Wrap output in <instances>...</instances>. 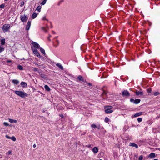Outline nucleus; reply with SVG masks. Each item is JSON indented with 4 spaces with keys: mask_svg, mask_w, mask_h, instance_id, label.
<instances>
[{
    "mask_svg": "<svg viewBox=\"0 0 160 160\" xmlns=\"http://www.w3.org/2000/svg\"><path fill=\"white\" fill-rule=\"evenodd\" d=\"M21 85L23 87H26L27 84L25 82H21Z\"/></svg>",
    "mask_w": 160,
    "mask_h": 160,
    "instance_id": "15",
    "label": "nucleus"
},
{
    "mask_svg": "<svg viewBox=\"0 0 160 160\" xmlns=\"http://www.w3.org/2000/svg\"><path fill=\"white\" fill-rule=\"evenodd\" d=\"M42 19L43 20H47L46 18V17L45 16H44L42 18Z\"/></svg>",
    "mask_w": 160,
    "mask_h": 160,
    "instance_id": "41",
    "label": "nucleus"
},
{
    "mask_svg": "<svg viewBox=\"0 0 160 160\" xmlns=\"http://www.w3.org/2000/svg\"><path fill=\"white\" fill-rule=\"evenodd\" d=\"M36 147V145L35 144H33V147L34 148H35Z\"/></svg>",
    "mask_w": 160,
    "mask_h": 160,
    "instance_id": "45",
    "label": "nucleus"
},
{
    "mask_svg": "<svg viewBox=\"0 0 160 160\" xmlns=\"http://www.w3.org/2000/svg\"><path fill=\"white\" fill-rule=\"evenodd\" d=\"M32 50L34 54L36 55L38 57L40 58V55L39 52L38 51L37 49L34 48L33 47L32 48Z\"/></svg>",
    "mask_w": 160,
    "mask_h": 160,
    "instance_id": "4",
    "label": "nucleus"
},
{
    "mask_svg": "<svg viewBox=\"0 0 160 160\" xmlns=\"http://www.w3.org/2000/svg\"><path fill=\"white\" fill-rule=\"evenodd\" d=\"M142 114V112H139L136 113L133 116L134 117H136L141 115Z\"/></svg>",
    "mask_w": 160,
    "mask_h": 160,
    "instance_id": "16",
    "label": "nucleus"
},
{
    "mask_svg": "<svg viewBox=\"0 0 160 160\" xmlns=\"http://www.w3.org/2000/svg\"><path fill=\"white\" fill-rule=\"evenodd\" d=\"M24 58H23L22 59H21V60H24Z\"/></svg>",
    "mask_w": 160,
    "mask_h": 160,
    "instance_id": "48",
    "label": "nucleus"
},
{
    "mask_svg": "<svg viewBox=\"0 0 160 160\" xmlns=\"http://www.w3.org/2000/svg\"><path fill=\"white\" fill-rule=\"evenodd\" d=\"M40 51L42 54H45V50L42 48H40Z\"/></svg>",
    "mask_w": 160,
    "mask_h": 160,
    "instance_id": "25",
    "label": "nucleus"
},
{
    "mask_svg": "<svg viewBox=\"0 0 160 160\" xmlns=\"http://www.w3.org/2000/svg\"><path fill=\"white\" fill-rule=\"evenodd\" d=\"M42 29L44 30V28H42Z\"/></svg>",
    "mask_w": 160,
    "mask_h": 160,
    "instance_id": "50",
    "label": "nucleus"
},
{
    "mask_svg": "<svg viewBox=\"0 0 160 160\" xmlns=\"http://www.w3.org/2000/svg\"><path fill=\"white\" fill-rule=\"evenodd\" d=\"M12 62V60H8L7 61V63H8V62Z\"/></svg>",
    "mask_w": 160,
    "mask_h": 160,
    "instance_id": "43",
    "label": "nucleus"
},
{
    "mask_svg": "<svg viewBox=\"0 0 160 160\" xmlns=\"http://www.w3.org/2000/svg\"><path fill=\"white\" fill-rule=\"evenodd\" d=\"M60 116H61V117H62V118H63V115L62 114H61V115H60Z\"/></svg>",
    "mask_w": 160,
    "mask_h": 160,
    "instance_id": "46",
    "label": "nucleus"
},
{
    "mask_svg": "<svg viewBox=\"0 0 160 160\" xmlns=\"http://www.w3.org/2000/svg\"><path fill=\"white\" fill-rule=\"evenodd\" d=\"M41 8V6L40 5L38 6L36 10L40 12Z\"/></svg>",
    "mask_w": 160,
    "mask_h": 160,
    "instance_id": "24",
    "label": "nucleus"
},
{
    "mask_svg": "<svg viewBox=\"0 0 160 160\" xmlns=\"http://www.w3.org/2000/svg\"><path fill=\"white\" fill-rule=\"evenodd\" d=\"M12 153L11 151H9L7 152L6 153V158L8 159L9 158V155L11 154Z\"/></svg>",
    "mask_w": 160,
    "mask_h": 160,
    "instance_id": "8",
    "label": "nucleus"
},
{
    "mask_svg": "<svg viewBox=\"0 0 160 160\" xmlns=\"http://www.w3.org/2000/svg\"><path fill=\"white\" fill-rule=\"evenodd\" d=\"M78 78L79 80H82V77L80 75L78 76Z\"/></svg>",
    "mask_w": 160,
    "mask_h": 160,
    "instance_id": "31",
    "label": "nucleus"
},
{
    "mask_svg": "<svg viewBox=\"0 0 160 160\" xmlns=\"http://www.w3.org/2000/svg\"><path fill=\"white\" fill-rule=\"evenodd\" d=\"M92 152L94 153H97L98 151V149L97 147H94L92 149Z\"/></svg>",
    "mask_w": 160,
    "mask_h": 160,
    "instance_id": "11",
    "label": "nucleus"
},
{
    "mask_svg": "<svg viewBox=\"0 0 160 160\" xmlns=\"http://www.w3.org/2000/svg\"><path fill=\"white\" fill-rule=\"evenodd\" d=\"M37 16V14L36 13H34L32 16V19L35 18Z\"/></svg>",
    "mask_w": 160,
    "mask_h": 160,
    "instance_id": "23",
    "label": "nucleus"
},
{
    "mask_svg": "<svg viewBox=\"0 0 160 160\" xmlns=\"http://www.w3.org/2000/svg\"><path fill=\"white\" fill-rule=\"evenodd\" d=\"M91 127L92 128H97L98 129H100V125H99L98 126H96V125H95L94 124H92L91 125Z\"/></svg>",
    "mask_w": 160,
    "mask_h": 160,
    "instance_id": "10",
    "label": "nucleus"
},
{
    "mask_svg": "<svg viewBox=\"0 0 160 160\" xmlns=\"http://www.w3.org/2000/svg\"><path fill=\"white\" fill-rule=\"evenodd\" d=\"M100 160H102V159H100Z\"/></svg>",
    "mask_w": 160,
    "mask_h": 160,
    "instance_id": "52",
    "label": "nucleus"
},
{
    "mask_svg": "<svg viewBox=\"0 0 160 160\" xmlns=\"http://www.w3.org/2000/svg\"><path fill=\"white\" fill-rule=\"evenodd\" d=\"M11 140H12L13 141H15L16 140V138L14 136H12L11 137Z\"/></svg>",
    "mask_w": 160,
    "mask_h": 160,
    "instance_id": "30",
    "label": "nucleus"
},
{
    "mask_svg": "<svg viewBox=\"0 0 160 160\" xmlns=\"http://www.w3.org/2000/svg\"><path fill=\"white\" fill-rule=\"evenodd\" d=\"M31 26V22H30L28 21L27 23V26L26 27V29L27 30H28L29 29Z\"/></svg>",
    "mask_w": 160,
    "mask_h": 160,
    "instance_id": "9",
    "label": "nucleus"
},
{
    "mask_svg": "<svg viewBox=\"0 0 160 160\" xmlns=\"http://www.w3.org/2000/svg\"><path fill=\"white\" fill-rule=\"evenodd\" d=\"M5 137L8 139H11V137H9V136H8V135H6Z\"/></svg>",
    "mask_w": 160,
    "mask_h": 160,
    "instance_id": "38",
    "label": "nucleus"
},
{
    "mask_svg": "<svg viewBox=\"0 0 160 160\" xmlns=\"http://www.w3.org/2000/svg\"><path fill=\"white\" fill-rule=\"evenodd\" d=\"M122 95L123 96L128 97L130 96V93L127 90H124L122 92Z\"/></svg>",
    "mask_w": 160,
    "mask_h": 160,
    "instance_id": "6",
    "label": "nucleus"
},
{
    "mask_svg": "<svg viewBox=\"0 0 160 160\" xmlns=\"http://www.w3.org/2000/svg\"><path fill=\"white\" fill-rule=\"evenodd\" d=\"M56 65L61 70L63 69V67L59 63H57L56 64Z\"/></svg>",
    "mask_w": 160,
    "mask_h": 160,
    "instance_id": "17",
    "label": "nucleus"
},
{
    "mask_svg": "<svg viewBox=\"0 0 160 160\" xmlns=\"http://www.w3.org/2000/svg\"><path fill=\"white\" fill-rule=\"evenodd\" d=\"M24 5V2H22L21 3V6H22Z\"/></svg>",
    "mask_w": 160,
    "mask_h": 160,
    "instance_id": "44",
    "label": "nucleus"
},
{
    "mask_svg": "<svg viewBox=\"0 0 160 160\" xmlns=\"http://www.w3.org/2000/svg\"><path fill=\"white\" fill-rule=\"evenodd\" d=\"M155 156V154L154 153H151L148 156V157L150 158H154Z\"/></svg>",
    "mask_w": 160,
    "mask_h": 160,
    "instance_id": "13",
    "label": "nucleus"
},
{
    "mask_svg": "<svg viewBox=\"0 0 160 160\" xmlns=\"http://www.w3.org/2000/svg\"><path fill=\"white\" fill-rule=\"evenodd\" d=\"M1 44L2 45H3L5 44V39H2L1 40Z\"/></svg>",
    "mask_w": 160,
    "mask_h": 160,
    "instance_id": "22",
    "label": "nucleus"
},
{
    "mask_svg": "<svg viewBox=\"0 0 160 160\" xmlns=\"http://www.w3.org/2000/svg\"><path fill=\"white\" fill-rule=\"evenodd\" d=\"M140 102V100L139 99H136L135 100L134 103L135 104H138Z\"/></svg>",
    "mask_w": 160,
    "mask_h": 160,
    "instance_id": "21",
    "label": "nucleus"
},
{
    "mask_svg": "<svg viewBox=\"0 0 160 160\" xmlns=\"http://www.w3.org/2000/svg\"><path fill=\"white\" fill-rule=\"evenodd\" d=\"M112 108V107L111 106H108L107 108L105 110V112L107 113H110L113 112V110H111Z\"/></svg>",
    "mask_w": 160,
    "mask_h": 160,
    "instance_id": "5",
    "label": "nucleus"
},
{
    "mask_svg": "<svg viewBox=\"0 0 160 160\" xmlns=\"http://www.w3.org/2000/svg\"><path fill=\"white\" fill-rule=\"evenodd\" d=\"M8 121L9 122L11 123H16L17 122V121L15 119H13L11 118H9Z\"/></svg>",
    "mask_w": 160,
    "mask_h": 160,
    "instance_id": "14",
    "label": "nucleus"
},
{
    "mask_svg": "<svg viewBox=\"0 0 160 160\" xmlns=\"http://www.w3.org/2000/svg\"><path fill=\"white\" fill-rule=\"evenodd\" d=\"M10 25L9 24H4L2 28V30L4 32H7L9 29Z\"/></svg>",
    "mask_w": 160,
    "mask_h": 160,
    "instance_id": "2",
    "label": "nucleus"
},
{
    "mask_svg": "<svg viewBox=\"0 0 160 160\" xmlns=\"http://www.w3.org/2000/svg\"><path fill=\"white\" fill-rule=\"evenodd\" d=\"M20 18L22 22H26L28 19V16H26L25 15H22L20 16Z\"/></svg>",
    "mask_w": 160,
    "mask_h": 160,
    "instance_id": "3",
    "label": "nucleus"
},
{
    "mask_svg": "<svg viewBox=\"0 0 160 160\" xmlns=\"http://www.w3.org/2000/svg\"><path fill=\"white\" fill-rule=\"evenodd\" d=\"M15 93L22 98H24L27 96V94L21 91H14Z\"/></svg>",
    "mask_w": 160,
    "mask_h": 160,
    "instance_id": "1",
    "label": "nucleus"
},
{
    "mask_svg": "<svg viewBox=\"0 0 160 160\" xmlns=\"http://www.w3.org/2000/svg\"><path fill=\"white\" fill-rule=\"evenodd\" d=\"M135 100L133 99H131L130 100V101L131 102H133L134 103Z\"/></svg>",
    "mask_w": 160,
    "mask_h": 160,
    "instance_id": "40",
    "label": "nucleus"
},
{
    "mask_svg": "<svg viewBox=\"0 0 160 160\" xmlns=\"http://www.w3.org/2000/svg\"><path fill=\"white\" fill-rule=\"evenodd\" d=\"M88 84L89 85H91V84L90 83H89Z\"/></svg>",
    "mask_w": 160,
    "mask_h": 160,
    "instance_id": "49",
    "label": "nucleus"
},
{
    "mask_svg": "<svg viewBox=\"0 0 160 160\" xmlns=\"http://www.w3.org/2000/svg\"><path fill=\"white\" fill-rule=\"evenodd\" d=\"M18 67V69L20 70H22L23 69V68L21 65H19Z\"/></svg>",
    "mask_w": 160,
    "mask_h": 160,
    "instance_id": "26",
    "label": "nucleus"
},
{
    "mask_svg": "<svg viewBox=\"0 0 160 160\" xmlns=\"http://www.w3.org/2000/svg\"><path fill=\"white\" fill-rule=\"evenodd\" d=\"M158 150H159V151H160V148H158Z\"/></svg>",
    "mask_w": 160,
    "mask_h": 160,
    "instance_id": "51",
    "label": "nucleus"
},
{
    "mask_svg": "<svg viewBox=\"0 0 160 160\" xmlns=\"http://www.w3.org/2000/svg\"><path fill=\"white\" fill-rule=\"evenodd\" d=\"M109 121V119L108 118H105L104 121L106 122H108Z\"/></svg>",
    "mask_w": 160,
    "mask_h": 160,
    "instance_id": "36",
    "label": "nucleus"
},
{
    "mask_svg": "<svg viewBox=\"0 0 160 160\" xmlns=\"http://www.w3.org/2000/svg\"><path fill=\"white\" fill-rule=\"evenodd\" d=\"M4 48L3 47L0 46V53L4 51Z\"/></svg>",
    "mask_w": 160,
    "mask_h": 160,
    "instance_id": "28",
    "label": "nucleus"
},
{
    "mask_svg": "<svg viewBox=\"0 0 160 160\" xmlns=\"http://www.w3.org/2000/svg\"><path fill=\"white\" fill-rule=\"evenodd\" d=\"M136 94L137 95H142L143 94V92H141L140 91H137L136 92Z\"/></svg>",
    "mask_w": 160,
    "mask_h": 160,
    "instance_id": "20",
    "label": "nucleus"
},
{
    "mask_svg": "<svg viewBox=\"0 0 160 160\" xmlns=\"http://www.w3.org/2000/svg\"><path fill=\"white\" fill-rule=\"evenodd\" d=\"M3 124L5 126H10V125H9V124L7 122H4L3 123Z\"/></svg>",
    "mask_w": 160,
    "mask_h": 160,
    "instance_id": "27",
    "label": "nucleus"
},
{
    "mask_svg": "<svg viewBox=\"0 0 160 160\" xmlns=\"http://www.w3.org/2000/svg\"><path fill=\"white\" fill-rule=\"evenodd\" d=\"M5 7V5L4 4H1L0 5V8H2Z\"/></svg>",
    "mask_w": 160,
    "mask_h": 160,
    "instance_id": "35",
    "label": "nucleus"
},
{
    "mask_svg": "<svg viewBox=\"0 0 160 160\" xmlns=\"http://www.w3.org/2000/svg\"><path fill=\"white\" fill-rule=\"evenodd\" d=\"M2 157V155H0V158Z\"/></svg>",
    "mask_w": 160,
    "mask_h": 160,
    "instance_id": "47",
    "label": "nucleus"
},
{
    "mask_svg": "<svg viewBox=\"0 0 160 160\" xmlns=\"http://www.w3.org/2000/svg\"><path fill=\"white\" fill-rule=\"evenodd\" d=\"M86 147L88 148H90L91 147V144H88L87 145Z\"/></svg>",
    "mask_w": 160,
    "mask_h": 160,
    "instance_id": "39",
    "label": "nucleus"
},
{
    "mask_svg": "<svg viewBox=\"0 0 160 160\" xmlns=\"http://www.w3.org/2000/svg\"><path fill=\"white\" fill-rule=\"evenodd\" d=\"M32 45L33 47L34 48H40L39 45L37 43L33 42L32 43Z\"/></svg>",
    "mask_w": 160,
    "mask_h": 160,
    "instance_id": "7",
    "label": "nucleus"
},
{
    "mask_svg": "<svg viewBox=\"0 0 160 160\" xmlns=\"http://www.w3.org/2000/svg\"><path fill=\"white\" fill-rule=\"evenodd\" d=\"M33 69L34 71H38V69L36 68H33Z\"/></svg>",
    "mask_w": 160,
    "mask_h": 160,
    "instance_id": "37",
    "label": "nucleus"
},
{
    "mask_svg": "<svg viewBox=\"0 0 160 160\" xmlns=\"http://www.w3.org/2000/svg\"><path fill=\"white\" fill-rule=\"evenodd\" d=\"M44 88L45 90L48 91H49L50 90V89L49 87L47 85H45L44 86Z\"/></svg>",
    "mask_w": 160,
    "mask_h": 160,
    "instance_id": "19",
    "label": "nucleus"
},
{
    "mask_svg": "<svg viewBox=\"0 0 160 160\" xmlns=\"http://www.w3.org/2000/svg\"><path fill=\"white\" fill-rule=\"evenodd\" d=\"M159 93L158 92H154V93H153V94L154 96H157L158 95H159Z\"/></svg>",
    "mask_w": 160,
    "mask_h": 160,
    "instance_id": "32",
    "label": "nucleus"
},
{
    "mask_svg": "<svg viewBox=\"0 0 160 160\" xmlns=\"http://www.w3.org/2000/svg\"><path fill=\"white\" fill-rule=\"evenodd\" d=\"M129 146L133 147H135L137 148H138V146L137 144L133 142H130L129 144Z\"/></svg>",
    "mask_w": 160,
    "mask_h": 160,
    "instance_id": "12",
    "label": "nucleus"
},
{
    "mask_svg": "<svg viewBox=\"0 0 160 160\" xmlns=\"http://www.w3.org/2000/svg\"><path fill=\"white\" fill-rule=\"evenodd\" d=\"M148 92L150 93L151 92V89H148L147 90Z\"/></svg>",
    "mask_w": 160,
    "mask_h": 160,
    "instance_id": "42",
    "label": "nucleus"
},
{
    "mask_svg": "<svg viewBox=\"0 0 160 160\" xmlns=\"http://www.w3.org/2000/svg\"><path fill=\"white\" fill-rule=\"evenodd\" d=\"M142 119L141 118H138V122H142Z\"/></svg>",
    "mask_w": 160,
    "mask_h": 160,
    "instance_id": "33",
    "label": "nucleus"
},
{
    "mask_svg": "<svg viewBox=\"0 0 160 160\" xmlns=\"http://www.w3.org/2000/svg\"><path fill=\"white\" fill-rule=\"evenodd\" d=\"M46 0H44L41 3L42 5H44L46 2Z\"/></svg>",
    "mask_w": 160,
    "mask_h": 160,
    "instance_id": "29",
    "label": "nucleus"
},
{
    "mask_svg": "<svg viewBox=\"0 0 160 160\" xmlns=\"http://www.w3.org/2000/svg\"><path fill=\"white\" fill-rule=\"evenodd\" d=\"M12 82L14 84H17L19 83V81L18 80L16 79L13 80Z\"/></svg>",
    "mask_w": 160,
    "mask_h": 160,
    "instance_id": "18",
    "label": "nucleus"
},
{
    "mask_svg": "<svg viewBox=\"0 0 160 160\" xmlns=\"http://www.w3.org/2000/svg\"><path fill=\"white\" fill-rule=\"evenodd\" d=\"M143 156L142 155H141L139 156V158L138 160H142V159H143Z\"/></svg>",
    "mask_w": 160,
    "mask_h": 160,
    "instance_id": "34",
    "label": "nucleus"
}]
</instances>
